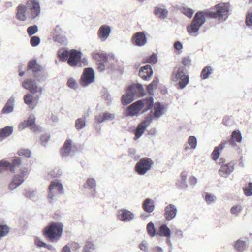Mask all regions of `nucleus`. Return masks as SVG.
<instances>
[{
	"mask_svg": "<svg viewBox=\"0 0 252 252\" xmlns=\"http://www.w3.org/2000/svg\"><path fill=\"white\" fill-rule=\"evenodd\" d=\"M94 249V246L91 243H87L83 249V252H91Z\"/></svg>",
	"mask_w": 252,
	"mask_h": 252,
	"instance_id": "nucleus-59",
	"label": "nucleus"
},
{
	"mask_svg": "<svg viewBox=\"0 0 252 252\" xmlns=\"http://www.w3.org/2000/svg\"><path fill=\"white\" fill-rule=\"evenodd\" d=\"M102 97L107 101V105H109L111 102V96L108 91L103 89L102 91Z\"/></svg>",
	"mask_w": 252,
	"mask_h": 252,
	"instance_id": "nucleus-50",
	"label": "nucleus"
},
{
	"mask_svg": "<svg viewBox=\"0 0 252 252\" xmlns=\"http://www.w3.org/2000/svg\"><path fill=\"white\" fill-rule=\"evenodd\" d=\"M133 94L131 93V91L127 89L126 93L122 96V103L123 105H126L130 104L134 100Z\"/></svg>",
	"mask_w": 252,
	"mask_h": 252,
	"instance_id": "nucleus-31",
	"label": "nucleus"
},
{
	"mask_svg": "<svg viewBox=\"0 0 252 252\" xmlns=\"http://www.w3.org/2000/svg\"><path fill=\"white\" fill-rule=\"evenodd\" d=\"M244 194L247 196H252V183L249 182L247 186L243 188Z\"/></svg>",
	"mask_w": 252,
	"mask_h": 252,
	"instance_id": "nucleus-47",
	"label": "nucleus"
},
{
	"mask_svg": "<svg viewBox=\"0 0 252 252\" xmlns=\"http://www.w3.org/2000/svg\"><path fill=\"white\" fill-rule=\"evenodd\" d=\"M136 150L134 148H130L128 150V155L131 158H133L135 160H137L139 158V156L136 157L135 154L136 153Z\"/></svg>",
	"mask_w": 252,
	"mask_h": 252,
	"instance_id": "nucleus-60",
	"label": "nucleus"
},
{
	"mask_svg": "<svg viewBox=\"0 0 252 252\" xmlns=\"http://www.w3.org/2000/svg\"><path fill=\"white\" fill-rule=\"evenodd\" d=\"M182 12L189 18H191L194 13V11L191 8L184 7Z\"/></svg>",
	"mask_w": 252,
	"mask_h": 252,
	"instance_id": "nucleus-57",
	"label": "nucleus"
},
{
	"mask_svg": "<svg viewBox=\"0 0 252 252\" xmlns=\"http://www.w3.org/2000/svg\"><path fill=\"white\" fill-rule=\"evenodd\" d=\"M115 118V114L105 112L102 115L96 116L95 118L97 122L102 123L105 121L113 120Z\"/></svg>",
	"mask_w": 252,
	"mask_h": 252,
	"instance_id": "nucleus-24",
	"label": "nucleus"
},
{
	"mask_svg": "<svg viewBox=\"0 0 252 252\" xmlns=\"http://www.w3.org/2000/svg\"><path fill=\"white\" fill-rule=\"evenodd\" d=\"M147 230L148 234L151 236L154 237L156 235V230L155 229L154 224L152 222H150L148 224Z\"/></svg>",
	"mask_w": 252,
	"mask_h": 252,
	"instance_id": "nucleus-51",
	"label": "nucleus"
},
{
	"mask_svg": "<svg viewBox=\"0 0 252 252\" xmlns=\"http://www.w3.org/2000/svg\"><path fill=\"white\" fill-rule=\"evenodd\" d=\"M9 232V228L6 225L0 224V240Z\"/></svg>",
	"mask_w": 252,
	"mask_h": 252,
	"instance_id": "nucleus-46",
	"label": "nucleus"
},
{
	"mask_svg": "<svg viewBox=\"0 0 252 252\" xmlns=\"http://www.w3.org/2000/svg\"><path fill=\"white\" fill-rule=\"evenodd\" d=\"M31 70L34 77V79L39 84L46 80V73L44 68L37 63L35 60H31L29 62L28 70Z\"/></svg>",
	"mask_w": 252,
	"mask_h": 252,
	"instance_id": "nucleus-5",
	"label": "nucleus"
},
{
	"mask_svg": "<svg viewBox=\"0 0 252 252\" xmlns=\"http://www.w3.org/2000/svg\"><path fill=\"white\" fill-rule=\"evenodd\" d=\"M142 207L146 212H152L155 209L154 201L150 198H146L143 203Z\"/></svg>",
	"mask_w": 252,
	"mask_h": 252,
	"instance_id": "nucleus-32",
	"label": "nucleus"
},
{
	"mask_svg": "<svg viewBox=\"0 0 252 252\" xmlns=\"http://www.w3.org/2000/svg\"><path fill=\"white\" fill-rule=\"evenodd\" d=\"M63 227L61 222H52L44 228V234L51 241H57L62 235Z\"/></svg>",
	"mask_w": 252,
	"mask_h": 252,
	"instance_id": "nucleus-3",
	"label": "nucleus"
},
{
	"mask_svg": "<svg viewBox=\"0 0 252 252\" xmlns=\"http://www.w3.org/2000/svg\"><path fill=\"white\" fill-rule=\"evenodd\" d=\"M96 182L93 178H88L84 183V189L90 191V194L93 197L95 196Z\"/></svg>",
	"mask_w": 252,
	"mask_h": 252,
	"instance_id": "nucleus-21",
	"label": "nucleus"
},
{
	"mask_svg": "<svg viewBox=\"0 0 252 252\" xmlns=\"http://www.w3.org/2000/svg\"><path fill=\"white\" fill-rule=\"evenodd\" d=\"M111 32V28L109 26L103 25L99 28L98 36L102 41H105L109 36Z\"/></svg>",
	"mask_w": 252,
	"mask_h": 252,
	"instance_id": "nucleus-20",
	"label": "nucleus"
},
{
	"mask_svg": "<svg viewBox=\"0 0 252 252\" xmlns=\"http://www.w3.org/2000/svg\"><path fill=\"white\" fill-rule=\"evenodd\" d=\"M181 184H182V187L186 188L188 187V185L186 183V180L187 179V175L184 173L181 174Z\"/></svg>",
	"mask_w": 252,
	"mask_h": 252,
	"instance_id": "nucleus-61",
	"label": "nucleus"
},
{
	"mask_svg": "<svg viewBox=\"0 0 252 252\" xmlns=\"http://www.w3.org/2000/svg\"><path fill=\"white\" fill-rule=\"evenodd\" d=\"M243 210V207L241 205H236L233 206L230 209L231 214L238 216Z\"/></svg>",
	"mask_w": 252,
	"mask_h": 252,
	"instance_id": "nucleus-45",
	"label": "nucleus"
},
{
	"mask_svg": "<svg viewBox=\"0 0 252 252\" xmlns=\"http://www.w3.org/2000/svg\"><path fill=\"white\" fill-rule=\"evenodd\" d=\"M24 195L27 198L31 200H34L36 199V192L33 190H25Z\"/></svg>",
	"mask_w": 252,
	"mask_h": 252,
	"instance_id": "nucleus-52",
	"label": "nucleus"
},
{
	"mask_svg": "<svg viewBox=\"0 0 252 252\" xmlns=\"http://www.w3.org/2000/svg\"><path fill=\"white\" fill-rule=\"evenodd\" d=\"M242 137L240 131L238 130H234L232 132L231 135L230 140L228 141V143L230 145L234 146L236 142L240 143L241 142Z\"/></svg>",
	"mask_w": 252,
	"mask_h": 252,
	"instance_id": "nucleus-28",
	"label": "nucleus"
},
{
	"mask_svg": "<svg viewBox=\"0 0 252 252\" xmlns=\"http://www.w3.org/2000/svg\"><path fill=\"white\" fill-rule=\"evenodd\" d=\"M133 43L137 46H142L147 43V38L143 32H136L132 37Z\"/></svg>",
	"mask_w": 252,
	"mask_h": 252,
	"instance_id": "nucleus-18",
	"label": "nucleus"
},
{
	"mask_svg": "<svg viewBox=\"0 0 252 252\" xmlns=\"http://www.w3.org/2000/svg\"><path fill=\"white\" fill-rule=\"evenodd\" d=\"M141 101H137L130 105L125 111V115L126 116H137L142 110Z\"/></svg>",
	"mask_w": 252,
	"mask_h": 252,
	"instance_id": "nucleus-11",
	"label": "nucleus"
},
{
	"mask_svg": "<svg viewBox=\"0 0 252 252\" xmlns=\"http://www.w3.org/2000/svg\"><path fill=\"white\" fill-rule=\"evenodd\" d=\"M158 83V79L155 77L153 81L147 86L148 93L151 95H154V90L156 88Z\"/></svg>",
	"mask_w": 252,
	"mask_h": 252,
	"instance_id": "nucleus-41",
	"label": "nucleus"
},
{
	"mask_svg": "<svg viewBox=\"0 0 252 252\" xmlns=\"http://www.w3.org/2000/svg\"><path fill=\"white\" fill-rule=\"evenodd\" d=\"M118 219L124 222H129L135 218L133 213L126 209L120 210L117 214Z\"/></svg>",
	"mask_w": 252,
	"mask_h": 252,
	"instance_id": "nucleus-14",
	"label": "nucleus"
},
{
	"mask_svg": "<svg viewBox=\"0 0 252 252\" xmlns=\"http://www.w3.org/2000/svg\"><path fill=\"white\" fill-rule=\"evenodd\" d=\"M153 164L154 162L151 158H142L136 164L135 170L138 175H144L151 170Z\"/></svg>",
	"mask_w": 252,
	"mask_h": 252,
	"instance_id": "nucleus-7",
	"label": "nucleus"
},
{
	"mask_svg": "<svg viewBox=\"0 0 252 252\" xmlns=\"http://www.w3.org/2000/svg\"><path fill=\"white\" fill-rule=\"evenodd\" d=\"M214 11H207L206 13L203 11L197 12L192 22L187 27L189 34L195 36L198 35L199 30L206 21L205 16L223 22L225 21L229 15L228 3H219L214 7Z\"/></svg>",
	"mask_w": 252,
	"mask_h": 252,
	"instance_id": "nucleus-1",
	"label": "nucleus"
},
{
	"mask_svg": "<svg viewBox=\"0 0 252 252\" xmlns=\"http://www.w3.org/2000/svg\"><path fill=\"white\" fill-rule=\"evenodd\" d=\"M188 143L192 149H195L197 146V139L195 136H190L189 137Z\"/></svg>",
	"mask_w": 252,
	"mask_h": 252,
	"instance_id": "nucleus-53",
	"label": "nucleus"
},
{
	"mask_svg": "<svg viewBox=\"0 0 252 252\" xmlns=\"http://www.w3.org/2000/svg\"><path fill=\"white\" fill-rule=\"evenodd\" d=\"M81 52L76 49L71 50V53L67 60L68 64L72 67L75 66L81 58Z\"/></svg>",
	"mask_w": 252,
	"mask_h": 252,
	"instance_id": "nucleus-16",
	"label": "nucleus"
},
{
	"mask_svg": "<svg viewBox=\"0 0 252 252\" xmlns=\"http://www.w3.org/2000/svg\"><path fill=\"white\" fill-rule=\"evenodd\" d=\"M86 116H83L76 120L75 126L77 130L80 131L86 126Z\"/></svg>",
	"mask_w": 252,
	"mask_h": 252,
	"instance_id": "nucleus-37",
	"label": "nucleus"
},
{
	"mask_svg": "<svg viewBox=\"0 0 252 252\" xmlns=\"http://www.w3.org/2000/svg\"><path fill=\"white\" fill-rule=\"evenodd\" d=\"M157 234L161 237L170 238L171 235V231L166 224H162L159 227V231Z\"/></svg>",
	"mask_w": 252,
	"mask_h": 252,
	"instance_id": "nucleus-35",
	"label": "nucleus"
},
{
	"mask_svg": "<svg viewBox=\"0 0 252 252\" xmlns=\"http://www.w3.org/2000/svg\"><path fill=\"white\" fill-rule=\"evenodd\" d=\"M102 61L103 63H100L98 66V68L100 70L103 71L105 68H110L111 69H113L115 68L112 64V62H114V59L107 58L106 60Z\"/></svg>",
	"mask_w": 252,
	"mask_h": 252,
	"instance_id": "nucleus-34",
	"label": "nucleus"
},
{
	"mask_svg": "<svg viewBox=\"0 0 252 252\" xmlns=\"http://www.w3.org/2000/svg\"><path fill=\"white\" fill-rule=\"evenodd\" d=\"M72 145V141L71 139H67L65 141L61 149V155L63 158H66L71 155Z\"/></svg>",
	"mask_w": 252,
	"mask_h": 252,
	"instance_id": "nucleus-23",
	"label": "nucleus"
},
{
	"mask_svg": "<svg viewBox=\"0 0 252 252\" xmlns=\"http://www.w3.org/2000/svg\"><path fill=\"white\" fill-rule=\"evenodd\" d=\"M12 126H6L0 129V136L1 137H7L9 136L13 132Z\"/></svg>",
	"mask_w": 252,
	"mask_h": 252,
	"instance_id": "nucleus-39",
	"label": "nucleus"
},
{
	"mask_svg": "<svg viewBox=\"0 0 252 252\" xmlns=\"http://www.w3.org/2000/svg\"><path fill=\"white\" fill-rule=\"evenodd\" d=\"M234 169V163L229 162L222 164L219 170V174L223 177L227 178Z\"/></svg>",
	"mask_w": 252,
	"mask_h": 252,
	"instance_id": "nucleus-17",
	"label": "nucleus"
},
{
	"mask_svg": "<svg viewBox=\"0 0 252 252\" xmlns=\"http://www.w3.org/2000/svg\"><path fill=\"white\" fill-rule=\"evenodd\" d=\"M29 172V168L27 167H22L20 169L19 174L15 175L12 182L9 185V188L12 190L19 187L24 181V177Z\"/></svg>",
	"mask_w": 252,
	"mask_h": 252,
	"instance_id": "nucleus-9",
	"label": "nucleus"
},
{
	"mask_svg": "<svg viewBox=\"0 0 252 252\" xmlns=\"http://www.w3.org/2000/svg\"><path fill=\"white\" fill-rule=\"evenodd\" d=\"M22 164V159L18 157H15L12 160L11 163L7 161H0V167H9L11 172L15 173L16 170L20 167Z\"/></svg>",
	"mask_w": 252,
	"mask_h": 252,
	"instance_id": "nucleus-13",
	"label": "nucleus"
},
{
	"mask_svg": "<svg viewBox=\"0 0 252 252\" xmlns=\"http://www.w3.org/2000/svg\"><path fill=\"white\" fill-rule=\"evenodd\" d=\"M67 85L68 87L73 89H76L78 87V84L76 80L72 78H69L68 80Z\"/></svg>",
	"mask_w": 252,
	"mask_h": 252,
	"instance_id": "nucleus-55",
	"label": "nucleus"
},
{
	"mask_svg": "<svg viewBox=\"0 0 252 252\" xmlns=\"http://www.w3.org/2000/svg\"><path fill=\"white\" fill-rule=\"evenodd\" d=\"M172 80L178 83L179 88L184 89L189 82V77L187 74L186 68L183 66L175 67L172 72Z\"/></svg>",
	"mask_w": 252,
	"mask_h": 252,
	"instance_id": "nucleus-4",
	"label": "nucleus"
},
{
	"mask_svg": "<svg viewBox=\"0 0 252 252\" xmlns=\"http://www.w3.org/2000/svg\"><path fill=\"white\" fill-rule=\"evenodd\" d=\"M53 38L55 42H58L61 45H66L68 43L67 38L62 34H58L57 35H53Z\"/></svg>",
	"mask_w": 252,
	"mask_h": 252,
	"instance_id": "nucleus-38",
	"label": "nucleus"
},
{
	"mask_svg": "<svg viewBox=\"0 0 252 252\" xmlns=\"http://www.w3.org/2000/svg\"><path fill=\"white\" fill-rule=\"evenodd\" d=\"M139 76L144 80H147L153 74V70L150 65H146L139 71Z\"/></svg>",
	"mask_w": 252,
	"mask_h": 252,
	"instance_id": "nucleus-27",
	"label": "nucleus"
},
{
	"mask_svg": "<svg viewBox=\"0 0 252 252\" xmlns=\"http://www.w3.org/2000/svg\"><path fill=\"white\" fill-rule=\"evenodd\" d=\"M49 138H50V137L48 134L42 135L41 136L40 139H41V143L45 147L46 146V144H47V142L48 141Z\"/></svg>",
	"mask_w": 252,
	"mask_h": 252,
	"instance_id": "nucleus-63",
	"label": "nucleus"
},
{
	"mask_svg": "<svg viewBox=\"0 0 252 252\" xmlns=\"http://www.w3.org/2000/svg\"><path fill=\"white\" fill-rule=\"evenodd\" d=\"M35 117L34 115L31 114L28 119L26 120L30 129L32 131L36 132L40 130V127L35 124Z\"/></svg>",
	"mask_w": 252,
	"mask_h": 252,
	"instance_id": "nucleus-29",
	"label": "nucleus"
},
{
	"mask_svg": "<svg viewBox=\"0 0 252 252\" xmlns=\"http://www.w3.org/2000/svg\"><path fill=\"white\" fill-rule=\"evenodd\" d=\"M164 106L159 102H156L153 110H151L148 116L145 118L150 123L154 119H159L164 114Z\"/></svg>",
	"mask_w": 252,
	"mask_h": 252,
	"instance_id": "nucleus-10",
	"label": "nucleus"
},
{
	"mask_svg": "<svg viewBox=\"0 0 252 252\" xmlns=\"http://www.w3.org/2000/svg\"><path fill=\"white\" fill-rule=\"evenodd\" d=\"M15 105V98L14 96H11L8 100L5 103L3 108L2 109V113L9 114L13 111Z\"/></svg>",
	"mask_w": 252,
	"mask_h": 252,
	"instance_id": "nucleus-25",
	"label": "nucleus"
},
{
	"mask_svg": "<svg viewBox=\"0 0 252 252\" xmlns=\"http://www.w3.org/2000/svg\"><path fill=\"white\" fill-rule=\"evenodd\" d=\"M139 248L143 251L148 252V247L147 242L146 241H143L139 245Z\"/></svg>",
	"mask_w": 252,
	"mask_h": 252,
	"instance_id": "nucleus-62",
	"label": "nucleus"
},
{
	"mask_svg": "<svg viewBox=\"0 0 252 252\" xmlns=\"http://www.w3.org/2000/svg\"><path fill=\"white\" fill-rule=\"evenodd\" d=\"M64 192L63 188L61 182L59 180L51 181L49 186L48 198L50 202L52 203L57 200L61 194Z\"/></svg>",
	"mask_w": 252,
	"mask_h": 252,
	"instance_id": "nucleus-6",
	"label": "nucleus"
},
{
	"mask_svg": "<svg viewBox=\"0 0 252 252\" xmlns=\"http://www.w3.org/2000/svg\"><path fill=\"white\" fill-rule=\"evenodd\" d=\"M22 85L24 88L30 92L24 95V103L33 109L37 106L43 94L44 88L36 80L32 78L25 80Z\"/></svg>",
	"mask_w": 252,
	"mask_h": 252,
	"instance_id": "nucleus-2",
	"label": "nucleus"
},
{
	"mask_svg": "<svg viewBox=\"0 0 252 252\" xmlns=\"http://www.w3.org/2000/svg\"><path fill=\"white\" fill-rule=\"evenodd\" d=\"M147 62L149 63H156L157 62V55L155 54H153L147 60Z\"/></svg>",
	"mask_w": 252,
	"mask_h": 252,
	"instance_id": "nucleus-64",
	"label": "nucleus"
},
{
	"mask_svg": "<svg viewBox=\"0 0 252 252\" xmlns=\"http://www.w3.org/2000/svg\"><path fill=\"white\" fill-rule=\"evenodd\" d=\"M31 151L28 149L21 148L18 152L19 156H24L26 158L31 157Z\"/></svg>",
	"mask_w": 252,
	"mask_h": 252,
	"instance_id": "nucleus-49",
	"label": "nucleus"
},
{
	"mask_svg": "<svg viewBox=\"0 0 252 252\" xmlns=\"http://www.w3.org/2000/svg\"><path fill=\"white\" fill-rule=\"evenodd\" d=\"M150 124L151 123L145 119L138 125V126L135 131V140L138 139L143 135L145 129L149 126Z\"/></svg>",
	"mask_w": 252,
	"mask_h": 252,
	"instance_id": "nucleus-19",
	"label": "nucleus"
},
{
	"mask_svg": "<svg viewBox=\"0 0 252 252\" xmlns=\"http://www.w3.org/2000/svg\"><path fill=\"white\" fill-rule=\"evenodd\" d=\"M213 69L211 66H207L205 67L202 70L201 73V77L203 79H206L209 76L213 73Z\"/></svg>",
	"mask_w": 252,
	"mask_h": 252,
	"instance_id": "nucleus-40",
	"label": "nucleus"
},
{
	"mask_svg": "<svg viewBox=\"0 0 252 252\" xmlns=\"http://www.w3.org/2000/svg\"><path fill=\"white\" fill-rule=\"evenodd\" d=\"M38 31V27L37 25L30 26L27 28V32L30 36L35 34Z\"/></svg>",
	"mask_w": 252,
	"mask_h": 252,
	"instance_id": "nucleus-56",
	"label": "nucleus"
},
{
	"mask_svg": "<svg viewBox=\"0 0 252 252\" xmlns=\"http://www.w3.org/2000/svg\"><path fill=\"white\" fill-rule=\"evenodd\" d=\"M95 74L92 68H86L84 69L81 77L82 84L86 86L94 81Z\"/></svg>",
	"mask_w": 252,
	"mask_h": 252,
	"instance_id": "nucleus-12",
	"label": "nucleus"
},
{
	"mask_svg": "<svg viewBox=\"0 0 252 252\" xmlns=\"http://www.w3.org/2000/svg\"><path fill=\"white\" fill-rule=\"evenodd\" d=\"M246 26L252 29V12H248L245 20Z\"/></svg>",
	"mask_w": 252,
	"mask_h": 252,
	"instance_id": "nucleus-54",
	"label": "nucleus"
},
{
	"mask_svg": "<svg viewBox=\"0 0 252 252\" xmlns=\"http://www.w3.org/2000/svg\"><path fill=\"white\" fill-rule=\"evenodd\" d=\"M128 89L131 91V93L133 94L134 96L139 97L145 94V92L142 85L139 84L131 85L128 88Z\"/></svg>",
	"mask_w": 252,
	"mask_h": 252,
	"instance_id": "nucleus-22",
	"label": "nucleus"
},
{
	"mask_svg": "<svg viewBox=\"0 0 252 252\" xmlns=\"http://www.w3.org/2000/svg\"><path fill=\"white\" fill-rule=\"evenodd\" d=\"M228 144V141H225L221 142L217 147H216L212 152L213 159L216 161L219 158L220 151L223 149L225 146Z\"/></svg>",
	"mask_w": 252,
	"mask_h": 252,
	"instance_id": "nucleus-33",
	"label": "nucleus"
},
{
	"mask_svg": "<svg viewBox=\"0 0 252 252\" xmlns=\"http://www.w3.org/2000/svg\"><path fill=\"white\" fill-rule=\"evenodd\" d=\"M234 247L236 250L242 252L247 247V242L245 240L240 239L235 242Z\"/></svg>",
	"mask_w": 252,
	"mask_h": 252,
	"instance_id": "nucleus-36",
	"label": "nucleus"
},
{
	"mask_svg": "<svg viewBox=\"0 0 252 252\" xmlns=\"http://www.w3.org/2000/svg\"><path fill=\"white\" fill-rule=\"evenodd\" d=\"M17 18L20 21H24L27 18V4L26 6L20 5L17 7Z\"/></svg>",
	"mask_w": 252,
	"mask_h": 252,
	"instance_id": "nucleus-30",
	"label": "nucleus"
},
{
	"mask_svg": "<svg viewBox=\"0 0 252 252\" xmlns=\"http://www.w3.org/2000/svg\"><path fill=\"white\" fill-rule=\"evenodd\" d=\"M204 199L207 204L214 203L217 201V197L211 193L206 192L205 193Z\"/></svg>",
	"mask_w": 252,
	"mask_h": 252,
	"instance_id": "nucleus-42",
	"label": "nucleus"
},
{
	"mask_svg": "<svg viewBox=\"0 0 252 252\" xmlns=\"http://www.w3.org/2000/svg\"><path fill=\"white\" fill-rule=\"evenodd\" d=\"M30 43L32 46L35 47L40 43V38L38 36H33L31 39Z\"/></svg>",
	"mask_w": 252,
	"mask_h": 252,
	"instance_id": "nucleus-58",
	"label": "nucleus"
},
{
	"mask_svg": "<svg viewBox=\"0 0 252 252\" xmlns=\"http://www.w3.org/2000/svg\"><path fill=\"white\" fill-rule=\"evenodd\" d=\"M74 252H77L82 247V244L76 242H71L66 244Z\"/></svg>",
	"mask_w": 252,
	"mask_h": 252,
	"instance_id": "nucleus-43",
	"label": "nucleus"
},
{
	"mask_svg": "<svg viewBox=\"0 0 252 252\" xmlns=\"http://www.w3.org/2000/svg\"><path fill=\"white\" fill-rule=\"evenodd\" d=\"M92 56L93 58L100 59L101 61H104L108 58L106 54L102 51L94 52L92 54Z\"/></svg>",
	"mask_w": 252,
	"mask_h": 252,
	"instance_id": "nucleus-44",
	"label": "nucleus"
},
{
	"mask_svg": "<svg viewBox=\"0 0 252 252\" xmlns=\"http://www.w3.org/2000/svg\"><path fill=\"white\" fill-rule=\"evenodd\" d=\"M138 101H141L142 105V113H145L151 109L154 105V99L152 97H150L142 100H139Z\"/></svg>",
	"mask_w": 252,
	"mask_h": 252,
	"instance_id": "nucleus-26",
	"label": "nucleus"
},
{
	"mask_svg": "<svg viewBox=\"0 0 252 252\" xmlns=\"http://www.w3.org/2000/svg\"><path fill=\"white\" fill-rule=\"evenodd\" d=\"M177 214V208L173 204H170L164 208V216L165 220L170 221L175 219Z\"/></svg>",
	"mask_w": 252,
	"mask_h": 252,
	"instance_id": "nucleus-15",
	"label": "nucleus"
},
{
	"mask_svg": "<svg viewBox=\"0 0 252 252\" xmlns=\"http://www.w3.org/2000/svg\"><path fill=\"white\" fill-rule=\"evenodd\" d=\"M40 13V7L38 1H28L27 2V16L30 19H34Z\"/></svg>",
	"mask_w": 252,
	"mask_h": 252,
	"instance_id": "nucleus-8",
	"label": "nucleus"
},
{
	"mask_svg": "<svg viewBox=\"0 0 252 252\" xmlns=\"http://www.w3.org/2000/svg\"><path fill=\"white\" fill-rule=\"evenodd\" d=\"M71 50H64L62 52L59 53V57L60 60L65 62L69 58Z\"/></svg>",
	"mask_w": 252,
	"mask_h": 252,
	"instance_id": "nucleus-48",
	"label": "nucleus"
}]
</instances>
